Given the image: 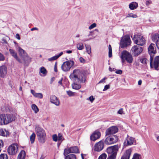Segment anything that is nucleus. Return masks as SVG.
Segmentation results:
<instances>
[{"label": "nucleus", "mask_w": 159, "mask_h": 159, "mask_svg": "<svg viewBox=\"0 0 159 159\" xmlns=\"http://www.w3.org/2000/svg\"><path fill=\"white\" fill-rule=\"evenodd\" d=\"M156 53L155 44L151 43L150 45V66L151 68H154L155 70H158L159 69V56H157L155 58L153 63H152L154 56Z\"/></svg>", "instance_id": "nucleus-1"}, {"label": "nucleus", "mask_w": 159, "mask_h": 159, "mask_svg": "<svg viewBox=\"0 0 159 159\" xmlns=\"http://www.w3.org/2000/svg\"><path fill=\"white\" fill-rule=\"evenodd\" d=\"M69 77L72 80L77 82L84 83L85 81L84 74L78 69L74 70Z\"/></svg>", "instance_id": "nucleus-2"}, {"label": "nucleus", "mask_w": 159, "mask_h": 159, "mask_svg": "<svg viewBox=\"0 0 159 159\" xmlns=\"http://www.w3.org/2000/svg\"><path fill=\"white\" fill-rule=\"evenodd\" d=\"M16 115L0 114V125H6L16 119Z\"/></svg>", "instance_id": "nucleus-3"}, {"label": "nucleus", "mask_w": 159, "mask_h": 159, "mask_svg": "<svg viewBox=\"0 0 159 159\" xmlns=\"http://www.w3.org/2000/svg\"><path fill=\"white\" fill-rule=\"evenodd\" d=\"M35 132L39 142L44 143L46 139L45 130L42 128L37 126L35 128Z\"/></svg>", "instance_id": "nucleus-4"}, {"label": "nucleus", "mask_w": 159, "mask_h": 159, "mask_svg": "<svg viewBox=\"0 0 159 159\" xmlns=\"http://www.w3.org/2000/svg\"><path fill=\"white\" fill-rule=\"evenodd\" d=\"M118 149V145H115L108 148L107 150V152L108 154H110V155L109 156L107 159H116Z\"/></svg>", "instance_id": "nucleus-5"}, {"label": "nucleus", "mask_w": 159, "mask_h": 159, "mask_svg": "<svg viewBox=\"0 0 159 159\" xmlns=\"http://www.w3.org/2000/svg\"><path fill=\"white\" fill-rule=\"evenodd\" d=\"M120 57L123 63L125 61V60L129 63H131L133 61V58L131 54L126 50L121 52Z\"/></svg>", "instance_id": "nucleus-6"}, {"label": "nucleus", "mask_w": 159, "mask_h": 159, "mask_svg": "<svg viewBox=\"0 0 159 159\" xmlns=\"http://www.w3.org/2000/svg\"><path fill=\"white\" fill-rule=\"evenodd\" d=\"M133 39L135 43L138 45H143L146 42V40L143 36L139 34L134 35Z\"/></svg>", "instance_id": "nucleus-7"}, {"label": "nucleus", "mask_w": 159, "mask_h": 159, "mask_svg": "<svg viewBox=\"0 0 159 159\" xmlns=\"http://www.w3.org/2000/svg\"><path fill=\"white\" fill-rule=\"evenodd\" d=\"M74 65L73 61L69 60L64 62L62 65L61 68L64 71L66 72L69 71L71 68Z\"/></svg>", "instance_id": "nucleus-8"}, {"label": "nucleus", "mask_w": 159, "mask_h": 159, "mask_svg": "<svg viewBox=\"0 0 159 159\" xmlns=\"http://www.w3.org/2000/svg\"><path fill=\"white\" fill-rule=\"evenodd\" d=\"M118 140L116 135H113L107 137L104 140V143L106 145H111L116 143Z\"/></svg>", "instance_id": "nucleus-9"}, {"label": "nucleus", "mask_w": 159, "mask_h": 159, "mask_svg": "<svg viewBox=\"0 0 159 159\" xmlns=\"http://www.w3.org/2000/svg\"><path fill=\"white\" fill-rule=\"evenodd\" d=\"M131 42L129 36H124L121 40L120 45L121 48H124L127 46L130 45Z\"/></svg>", "instance_id": "nucleus-10"}, {"label": "nucleus", "mask_w": 159, "mask_h": 159, "mask_svg": "<svg viewBox=\"0 0 159 159\" xmlns=\"http://www.w3.org/2000/svg\"><path fill=\"white\" fill-rule=\"evenodd\" d=\"M18 149V145L16 144H12L8 148V153L11 155H14L17 152Z\"/></svg>", "instance_id": "nucleus-11"}, {"label": "nucleus", "mask_w": 159, "mask_h": 159, "mask_svg": "<svg viewBox=\"0 0 159 159\" xmlns=\"http://www.w3.org/2000/svg\"><path fill=\"white\" fill-rule=\"evenodd\" d=\"M133 54L134 56H137L143 51V48L137 45L133 46L131 49Z\"/></svg>", "instance_id": "nucleus-12"}, {"label": "nucleus", "mask_w": 159, "mask_h": 159, "mask_svg": "<svg viewBox=\"0 0 159 159\" xmlns=\"http://www.w3.org/2000/svg\"><path fill=\"white\" fill-rule=\"evenodd\" d=\"M79 153V150L77 147H71L70 148L65 149L64 151V154L66 155L70 153Z\"/></svg>", "instance_id": "nucleus-13"}, {"label": "nucleus", "mask_w": 159, "mask_h": 159, "mask_svg": "<svg viewBox=\"0 0 159 159\" xmlns=\"http://www.w3.org/2000/svg\"><path fill=\"white\" fill-rule=\"evenodd\" d=\"M118 130V128L116 126H113L107 129L106 131V135H109L115 134Z\"/></svg>", "instance_id": "nucleus-14"}, {"label": "nucleus", "mask_w": 159, "mask_h": 159, "mask_svg": "<svg viewBox=\"0 0 159 159\" xmlns=\"http://www.w3.org/2000/svg\"><path fill=\"white\" fill-rule=\"evenodd\" d=\"M104 147L103 141L102 140L96 143L94 146V150L97 152H100L103 149Z\"/></svg>", "instance_id": "nucleus-15"}, {"label": "nucleus", "mask_w": 159, "mask_h": 159, "mask_svg": "<svg viewBox=\"0 0 159 159\" xmlns=\"http://www.w3.org/2000/svg\"><path fill=\"white\" fill-rule=\"evenodd\" d=\"M135 140L132 137L127 136L124 142V145L125 146H128L131 145L134 143Z\"/></svg>", "instance_id": "nucleus-16"}, {"label": "nucleus", "mask_w": 159, "mask_h": 159, "mask_svg": "<svg viewBox=\"0 0 159 159\" xmlns=\"http://www.w3.org/2000/svg\"><path fill=\"white\" fill-rule=\"evenodd\" d=\"M100 136V133L98 131H95L90 136V139L91 141H95L99 139Z\"/></svg>", "instance_id": "nucleus-17"}, {"label": "nucleus", "mask_w": 159, "mask_h": 159, "mask_svg": "<svg viewBox=\"0 0 159 159\" xmlns=\"http://www.w3.org/2000/svg\"><path fill=\"white\" fill-rule=\"evenodd\" d=\"M50 101L57 106H58L60 104L59 100L57 97L54 95H52L50 96Z\"/></svg>", "instance_id": "nucleus-18"}, {"label": "nucleus", "mask_w": 159, "mask_h": 159, "mask_svg": "<svg viewBox=\"0 0 159 159\" xmlns=\"http://www.w3.org/2000/svg\"><path fill=\"white\" fill-rule=\"evenodd\" d=\"M19 55L22 59H24L25 57L28 60L29 59V57L28 56L27 53L25 52V51L24 50L20 48H19Z\"/></svg>", "instance_id": "nucleus-19"}, {"label": "nucleus", "mask_w": 159, "mask_h": 159, "mask_svg": "<svg viewBox=\"0 0 159 159\" xmlns=\"http://www.w3.org/2000/svg\"><path fill=\"white\" fill-rule=\"evenodd\" d=\"M7 68L5 66H0V77H4L7 74Z\"/></svg>", "instance_id": "nucleus-20"}, {"label": "nucleus", "mask_w": 159, "mask_h": 159, "mask_svg": "<svg viewBox=\"0 0 159 159\" xmlns=\"http://www.w3.org/2000/svg\"><path fill=\"white\" fill-rule=\"evenodd\" d=\"M10 54L16 59L19 62L22 63V62L19 58L16 52L13 49H10L9 50Z\"/></svg>", "instance_id": "nucleus-21"}, {"label": "nucleus", "mask_w": 159, "mask_h": 159, "mask_svg": "<svg viewBox=\"0 0 159 159\" xmlns=\"http://www.w3.org/2000/svg\"><path fill=\"white\" fill-rule=\"evenodd\" d=\"M31 92L33 95L36 98L41 99L43 97V95L42 93H36L34 90L33 89L31 90Z\"/></svg>", "instance_id": "nucleus-22"}, {"label": "nucleus", "mask_w": 159, "mask_h": 159, "mask_svg": "<svg viewBox=\"0 0 159 159\" xmlns=\"http://www.w3.org/2000/svg\"><path fill=\"white\" fill-rule=\"evenodd\" d=\"M151 38L153 42L156 43L159 38L158 34L157 33L152 34L151 35Z\"/></svg>", "instance_id": "nucleus-23"}, {"label": "nucleus", "mask_w": 159, "mask_h": 159, "mask_svg": "<svg viewBox=\"0 0 159 159\" xmlns=\"http://www.w3.org/2000/svg\"><path fill=\"white\" fill-rule=\"evenodd\" d=\"M138 7V4L135 2H132L129 5V8L130 10H134Z\"/></svg>", "instance_id": "nucleus-24"}, {"label": "nucleus", "mask_w": 159, "mask_h": 159, "mask_svg": "<svg viewBox=\"0 0 159 159\" xmlns=\"http://www.w3.org/2000/svg\"><path fill=\"white\" fill-rule=\"evenodd\" d=\"M8 131L5 129L0 128V135L3 136H7L9 135V133Z\"/></svg>", "instance_id": "nucleus-25"}, {"label": "nucleus", "mask_w": 159, "mask_h": 159, "mask_svg": "<svg viewBox=\"0 0 159 159\" xmlns=\"http://www.w3.org/2000/svg\"><path fill=\"white\" fill-rule=\"evenodd\" d=\"M25 153L24 151L22 150L19 153L17 159H25Z\"/></svg>", "instance_id": "nucleus-26"}, {"label": "nucleus", "mask_w": 159, "mask_h": 159, "mask_svg": "<svg viewBox=\"0 0 159 159\" xmlns=\"http://www.w3.org/2000/svg\"><path fill=\"white\" fill-rule=\"evenodd\" d=\"M131 152L132 150L131 149H129L126 151L124 155H125V157L126 158V159H129Z\"/></svg>", "instance_id": "nucleus-27"}, {"label": "nucleus", "mask_w": 159, "mask_h": 159, "mask_svg": "<svg viewBox=\"0 0 159 159\" xmlns=\"http://www.w3.org/2000/svg\"><path fill=\"white\" fill-rule=\"evenodd\" d=\"M131 152L132 150L131 149H129L126 151L124 155H125V157L126 158V159H129Z\"/></svg>", "instance_id": "nucleus-28"}, {"label": "nucleus", "mask_w": 159, "mask_h": 159, "mask_svg": "<svg viewBox=\"0 0 159 159\" xmlns=\"http://www.w3.org/2000/svg\"><path fill=\"white\" fill-rule=\"evenodd\" d=\"M92 31H90L89 34L86 36L87 38L84 39L82 40V41L84 42L89 41L93 39L92 38L90 37L92 36Z\"/></svg>", "instance_id": "nucleus-29"}, {"label": "nucleus", "mask_w": 159, "mask_h": 159, "mask_svg": "<svg viewBox=\"0 0 159 159\" xmlns=\"http://www.w3.org/2000/svg\"><path fill=\"white\" fill-rule=\"evenodd\" d=\"M63 53V52H61L58 55L49 58L48 59V60L49 61H52L54 60H56L59 57L61 56L62 55Z\"/></svg>", "instance_id": "nucleus-30"}, {"label": "nucleus", "mask_w": 159, "mask_h": 159, "mask_svg": "<svg viewBox=\"0 0 159 159\" xmlns=\"http://www.w3.org/2000/svg\"><path fill=\"white\" fill-rule=\"evenodd\" d=\"M40 72L43 74V76L46 75L47 74V71L46 69L43 67L40 68Z\"/></svg>", "instance_id": "nucleus-31"}, {"label": "nucleus", "mask_w": 159, "mask_h": 159, "mask_svg": "<svg viewBox=\"0 0 159 159\" xmlns=\"http://www.w3.org/2000/svg\"><path fill=\"white\" fill-rule=\"evenodd\" d=\"M35 137L36 135L34 133H33L30 136V140L31 143H33L34 142Z\"/></svg>", "instance_id": "nucleus-32"}, {"label": "nucleus", "mask_w": 159, "mask_h": 159, "mask_svg": "<svg viewBox=\"0 0 159 159\" xmlns=\"http://www.w3.org/2000/svg\"><path fill=\"white\" fill-rule=\"evenodd\" d=\"M76 47L78 50H81L84 48L83 44L81 43H78L76 45Z\"/></svg>", "instance_id": "nucleus-33"}, {"label": "nucleus", "mask_w": 159, "mask_h": 159, "mask_svg": "<svg viewBox=\"0 0 159 159\" xmlns=\"http://www.w3.org/2000/svg\"><path fill=\"white\" fill-rule=\"evenodd\" d=\"M31 107L35 113H37L39 111L38 107L35 104L32 105Z\"/></svg>", "instance_id": "nucleus-34"}, {"label": "nucleus", "mask_w": 159, "mask_h": 159, "mask_svg": "<svg viewBox=\"0 0 159 159\" xmlns=\"http://www.w3.org/2000/svg\"><path fill=\"white\" fill-rule=\"evenodd\" d=\"M72 86L73 89H79L81 87L80 85L75 83L73 84H72Z\"/></svg>", "instance_id": "nucleus-35"}, {"label": "nucleus", "mask_w": 159, "mask_h": 159, "mask_svg": "<svg viewBox=\"0 0 159 159\" xmlns=\"http://www.w3.org/2000/svg\"><path fill=\"white\" fill-rule=\"evenodd\" d=\"M65 159H76V156L73 154H70L66 157Z\"/></svg>", "instance_id": "nucleus-36"}, {"label": "nucleus", "mask_w": 159, "mask_h": 159, "mask_svg": "<svg viewBox=\"0 0 159 159\" xmlns=\"http://www.w3.org/2000/svg\"><path fill=\"white\" fill-rule=\"evenodd\" d=\"M109 53L108 56L109 57H111L112 56V48L111 45H109L108 46Z\"/></svg>", "instance_id": "nucleus-37"}, {"label": "nucleus", "mask_w": 159, "mask_h": 159, "mask_svg": "<svg viewBox=\"0 0 159 159\" xmlns=\"http://www.w3.org/2000/svg\"><path fill=\"white\" fill-rule=\"evenodd\" d=\"M126 17H132L133 18H136L137 17V16L136 14L131 13L128 14L127 16H126Z\"/></svg>", "instance_id": "nucleus-38"}, {"label": "nucleus", "mask_w": 159, "mask_h": 159, "mask_svg": "<svg viewBox=\"0 0 159 159\" xmlns=\"http://www.w3.org/2000/svg\"><path fill=\"white\" fill-rule=\"evenodd\" d=\"M86 52L87 53L90 54L91 52V48L90 46L88 45L86 46Z\"/></svg>", "instance_id": "nucleus-39"}, {"label": "nucleus", "mask_w": 159, "mask_h": 159, "mask_svg": "<svg viewBox=\"0 0 159 159\" xmlns=\"http://www.w3.org/2000/svg\"><path fill=\"white\" fill-rule=\"evenodd\" d=\"M23 60L24 61V63L25 64L26 66H27L28 65V64L29 62H30V58L29 57V59L28 60L26 58H24L23 59Z\"/></svg>", "instance_id": "nucleus-40"}, {"label": "nucleus", "mask_w": 159, "mask_h": 159, "mask_svg": "<svg viewBox=\"0 0 159 159\" xmlns=\"http://www.w3.org/2000/svg\"><path fill=\"white\" fill-rule=\"evenodd\" d=\"M0 159H8L7 156L5 154H2L0 155Z\"/></svg>", "instance_id": "nucleus-41"}, {"label": "nucleus", "mask_w": 159, "mask_h": 159, "mask_svg": "<svg viewBox=\"0 0 159 159\" xmlns=\"http://www.w3.org/2000/svg\"><path fill=\"white\" fill-rule=\"evenodd\" d=\"M67 93L69 96H75V93L70 91H66Z\"/></svg>", "instance_id": "nucleus-42"}, {"label": "nucleus", "mask_w": 159, "mask_h": 159, "mask_svg": "<svg viewBox=\"0 0 159 159\" xmlns=\"http://www.w3.org/2000/svg\"><path fill=\"white\" fill-rule=\"evenodd\" d=\"M58 137V140L59 141H62L63 140H64V139H63V137L62 136V135L61 134L59 133L58 134V135L57 136Z\"/></svg>", "instance_id": "nucleus-43"}, {"label": "nucleus", "mask_w": 159, "mask_h": 159, "mask_svg": "<svg viewBox=\"0 0 159 159\" xmlns=\"http://www.w3.org/2000/svg\"><path fill=\"white\" fill-rule=\"evenodd\" d=\"M107 155L105 153H103L99 157L98 159H106Z\"/></svg>", "instance_id": "nucleus-44"}, {"label": "nucleus", "mask_w": 159, "mask_h": 159, "mask_svg": "<svg viewBox=\"0 0 159 159\" xmlns=\"http://www.w3.org/2000/svg\"><path fill=\"white\" fill-rule=\"evenodd\" d=\"M52 138L53 140L54 141L57 142V140H58L57 136L56 134H53L52 136Z\"/></svg>", "instance_id": "nucleus-45"}, {"label": "nucleus", "mask_w": 159, "mask_h": 159, "mask_svg": "<svg viewBox=\"0 0 159 159\" xmlns=\"http://www.w3.org/2000/svg\"><path fill=\"white\" fill-rule=\"evenodd\" d=\"M95 98H94L93 96L89 97V98L87 99V100L90 101L92 103L93 102Z\"/></svg>", "instance_id": "nucleus-46"}, {"label": "nucleus", "mask_w": 159, "mask_h": 159, "mask_svg": "<svg viewBox=\"0 0 159 159\" xmlns=\"http://www.w3.org/2000/svg\"><path fill=\"white\" fill-rule=\"evenodd\" d=\"M140 156L139 154H135L134 156L132 159H139Z\"/></svg>", "instance_id": "nucleus-47"}, {"label": "nucleus", "mask_w": 159, "mask_h": 159, "mask_svg": "<svg viewBox=\"0 0 159 159\" xmlns=\"http://www.w3.org/2000/svg\"><path fill=\"white\" fill-rule=\"evenodd\" d=\"M96 26V24L95 23H93L90 25L89 27V30H91Z\"/></svg>", "instance_id": "nucleus-48"}, {"label": "nucleus", "mask_w": 159, "mask_h": 159, "mask_svg": "<svg viewBox=\"0 0 159 159\" xmlns=\"http://www.w3.org/2000/svg\"><path fill=\"white\" fill-rule=\"evenodd\" d=\"M5 59V57L4 55L0 52V61H3Z\"/></svg>", "instance_id": "nucleus-49"}, {"label": "nucleus", "mask_w": 159, "mask_h": 159, "mask_svg": "<svg viewBox=\"0 0 159 159\" xmlns=\"http://www.w3.org/2000/svg\"><path fill=\"white\" fill-rule=\"evenodd\" d=\"M110 88V86L109 84H107L105 85L104 89H103V91H104L108 89H109Z\"/></svg>", "instance_id": "nucleus-50"}, {"label": "nucleus", "mask_w": 159, "mask_h": 159, "mask_svg": "<svg viewBox=\"0 0 159 159\" xmlns=\"http://www.w3.org/2000/svg\"><path fill=\"white\" fill-rule=\"evenodd\" d=\"M107 77H104L99 82L98 84H100L102 83H105V80H107Z\"/></svg>", "instance_id": "nucleus-51"}, {"label": "nucleus", "mask_w": 159, "mask_h": 159, "mask_svg": "<svg viewBox=\"0 0 159 159\" xmlns=\"http://www.w3.org/2000/svg\"><path fill=\"white\" fill-rule=\"evenodd\" d=\"M79 60L81 63H84L85 62V60L82 57H80Z\"/></svg>", "instance_id": "nucleus-52"}, {"label": "nucleus", "mask_w": 159, "mask_h": 159, "mask_svg": "<svg viewBox=\"0 0 159 159\" xmlns=\"http://www.w3.org/2000/svg\"><path fill=\"white\" fill-rule=\"evenodd\" d=\"M122 71L121 70H117L116 71V74H119L120 75L121 74H122Z\"/></svg>", "instance_id": "nucleus-53"}, {"label": "nucleus", "mask_w": 159, "mask_h": 159, "mask_svg": "<svg viewBox=\"0 0 159 159\" xmlns=\"http://www.w3.org/2000/svg\"><path fill=\"white\" fill-rule=\"evenodd\" d=\"M123 109L121 108L119 111H118L117 113L120 114H122L123 113Z\"/></svg>", "instance_id": "nucleus-54"}, {"label": "nucleus", "mask_w": 159, "mask_h": 159, "mask_svg": "<svg viewBox=\"0 0 159 159\" xmlns=\"http://www.w3.org/2000/svg\"><path fill=\"white\" fill-rule=\"evenodd\" d=\"M3 141L2 140H0V149L3 147Z\"/></svg>", "instance_id": "nucleus-55"}, {"label": "nucleus", "mask_w": 159, "mask_h": 159, "mask_svg": "<svg viewBox=\"0 0 159 159\" xmlns=\"http://www.w3.org/2000/svg\"><path fill=\"white\" fill-rule=\"evenodd\" d=\"M156 45L157 46L158 49H159V39L157 41L156 43Z\"/></svg>", "instance_id": "nucleus-56"}, {"label": "nucleus", "mask_w": 159, "mask_h": 159, "mask_svg": "<svg viewBox=\"0 0 159 159\" xmlns=\"http://www.w3.org/2000/svg\"><path fill=\"white\" fill-rule=\"evenodd\" d=\"M16 39L19 40H20V39L19 35L18 34H16Z\"/></svg>", "instance_id": "nucleus-57"}, {"label": "nucleus", "mask_w": 159, "mask_h": 159, "mask_svg": "<svg viewBox=\"0 0 159 159\" xmlns=\"http://www.w3.org/2000/svg\"><path fill=\"white\" fill-rule=\"evenodd\" d=\"M62 80H63V78H62L58 82V83L61 85H62Z\"/></svg>", "instance_id": "nucleus-58"}, {"label": "nucleus", "mask_w": 159, "mask_h": 159, "mask_svg": "<svg viewBox=\"0 0 159 159\" xmlns=\"http://www.w3.org/2000/svg\"><path fill=\"white\" fill-rule=\"evenodd\" d=\"M34 30H38V29L36 27H34V28H32L31 29V31H34Z\"/></svg>", "instance_id": "nucleus-59"}, {"label": "nucleus", "mask_w": 159, "mask_h": 159, "mask_svg": "<svg viewBox=\"0 0 159 159\" xmlns=\"http://www.w3.org/2000/svg\"><path fill=\"white\" fill-rule=\"evenodd\" d=\"M142 81L141 80H139L138 82V84L139 85H141L142 84Z\"/></svg>", "instance_id": "nucleus-60"}, {"label": "nucleus", "mask_w": 159, "mask_h": 159, "mask_svg": "<svg viewBox=\"0 0 159 159\" xmlns=\"http://www.w3.org/2000/svg\"><path fill=\"white\" fill-rule=\"evenodd\" d=\"M54 71L56 72H57V68L56 64L54 66Z\"/></svg>", "instance_id": "nucleus-61"}, {"label": "nucleus", "mask_w": 159, "mask_h": 159, "mask_svg": "<svg viewBox=\"0 0 159 159\" xmlns=\"http://www.w3.org/2000/svg\"><path fill=\"white\" fill-rule=\"evenodd\" d=\"M72 50H67L66 51V52L67 53H72Z\"/></svg>", "instance_id": "nucleus-62"}, {"label": "nucleus", "mask_w": 159, "mask_h": 159, "mask_svg": "<svg viewBox=\"0 0 159 159\" xmlns=\"http://www.w3.org/2000/svg\"><path fill=\"white\" fill-rule=\"evenodd\" d=\"M109 70L110 71H113L114 70V69H113L111 67H109Z\"/></svg>", "instance_id": "nucleus-63"}, {"label": "nucleus", "mask_w": 159, "mask_h": 159, "mask_svg": "<svg viewBox=\"0 0 159 159\" xmlns=\"http://www.w3.org/2000/svg\"><path fill=\"white\" fill-rule=\"evenodd\" d=\"M126 158L125 155H123L121 158V159H126Z\"/></svg>", "instance_id": "nucleus-64"}]
</instances>
